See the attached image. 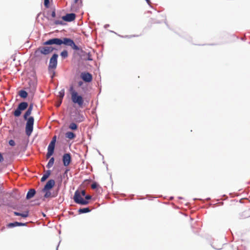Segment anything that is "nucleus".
<instances>
[{"instance_id": "nucleus-13", "label": "nucleus", "mask_w": 250, "mask_h": 250, "mask_svg": "<svg viewBox=\"0 0 250 250\" xmlns=\"http://www.w3.org/2000/svg\"><path fill=\"white\" fill-rule=\"evenodd\" d=\"M27 223H20L18 222H15L14 223H10L7 225V227L9 228H13L18 226H25Z\"/></svg>"}, {"instance_id": "nucleus-12", "label": "nucleus", "mask_w": 250, "mask_h": 250, "mask_svg": "<svg viewBox=\"0 0 250 250\" xmlns=\"http://www.w3.org/2000/svg\"><path fill=\"white\" fill-rule=\"evenodd\" d=\"M55 184V181L53 179L49 180L44 186L43 190H50Z\"/></svg>"}, {"instance_id": "nucleus-1", "label": "nucleus", "mask_w": 250, "mask_h": 250, "mask_svg": "<svg viewBox=\"0 0 250 250\" xmlns=\"http://www.w3.org/2000/svg\"><path fill=\"white\" fill-rule=\"evenodd\" d=\"M62 44H64V45L67 46H69L73 49L76 51L80 50V48L75 44V42L72 40L67 38H63L62 39L53 38L43 43L44 45H48L52 44L61 45Z\"/></svg>"}, {"instance_id": "nucleus-32", "label": "nucleus", "mask_w": 250, "mask_h": 250, "mask_svg": "<svg viewBox=\"0 0 250 250\" xmlns=\"http://www.w3.org/2000/svg\"><path fill=\"white\" fill-rule=\"evenodd\" d=\"M51 16L52 18H55L56 17V12H55V10H54L52 13H51Z\"/></svg>"}, {"instance_id": "nucleus-31", "label": "nucleus", "mask_w": 250, "mask_h": 250, "mask_svg": "<svg viewBox=\"0 0 250 250\" xmlns=\"http://www.w3.org/2000/svg\"><path fill=\"white\" fill-rule=\"evenodd\" d=\"M84 117L83 116H81L79 117V119L77 120V121L79 122H83L84 120Z\"/></svg>"}, {"instance_id": "nucleus-9", "label": "nucleus", "mask_w": 250, "mask_h": 250, "mask_svg": "<svg viewBox=\"0 0 250 250\" xmlns=\"http://www.w3.org/2000/svg\"><path fill=\"white\" fill-rule=\"evenodd\" d=\"M81 78L86 83H90L92 80V76L88 72H82L81 74Z\"/></svg>"}, {"instance_id": "nucleus-26", "label": "nucleus", "mask_w": 250, "mask_h": 250, "mask_svg": "<svg viewBox=\"0 0 250 250\" xmlns=\"http://www.w3.org/2000/svg\"><path fill=\"white\" fill-rule=\"evenodd\" d=\"M54 23L55 24H56V25H59V24L62 25V24H63V21H61V20H56L54 21Z\"/></svg>"}, {"instance_id": "nucleus-5", "label": "nucleus", "mask_w": 250, "mask_h": 250, "mask_svg": "<svg viewBox=\"0 0 250 250\" xmlns=\"http://www.w3.org/2000/svg\"><path fill=\"white\" fill-rule=\"evenodd\" d=\"M73 199L74 202L78 204L85 205L88 204V201L83 198L79 193V190H77L74 193Z\"/></svg>"}, {"instance_id": "nucleus-20", "label": "nucleus", "mask_w": 250, "mask_h": 250, "mask_svg": "<svg viewBox=\"0 0 250 250\" xmlns=\"http://www.w3.org/2000/svg\"><path fill=\"white\" fill-rule=\"evenodd\" d=\"M90 211V209L88 208H80L79 210V212L80 213H87Z\"/></svg>"}, {"instance_id": "nucleus-23", "label": "nucleus", "mask_w": 250, "mask_h": 250, "mask_svg": "<svg viewBox=\"0 0 250 250\" xmlns=\"http://www.w3.org/2000/svg\"><path fill=\"white\" fill-rule=\"evenodd\" d=\"M68 52L66 50H63L61 53V56L63 59L66 58L68 57Z\"/></svg>"}, {"instance_id": "nucleus-19", "label": "nucleus", "mask_w": 250, "mask_h": 250, "mask_svg": "<svg viewBox=\"0 0 250 250\" xmlns=\"http://www.w3.org/2000/svg\"><path fill=\"white\" fill-rule=\"evenodd\" d=\"M27 93L24 90H21L19 92V95L23 98H25L27 97Z\"/></svg>"}, {"instance_id": "nucleus-29", "label": "nucleus", "mask_w": 250, "mask_h": 250, "mask_svg": "<svg viewBox=\"0 0 250 250\" xmlns=\"http://www.w3.org/2000/svg\"><path fill=\"white\" fill-rule=\"evenodd\" d=\"M79 193L81 196L83 197L85 196V191L84 190H79Z\"/></svg>"}, {"instance_id": "nucleus-21", "label": "nucleus", "mask_w": 250, "mask_h": 250, "mask_svg": "<svg viewBox=\"0 0 250 250\" xmlns=\"http://www.w3.org/2000/svg\"><path fill=\"white\" fill-rule=\"evenodd\" d=\"M54 163V158L53 157H52L49 160L46 167L48 168H50L51 167H52L53 166Z\"/></svg>"}, {"instance_id": "nucleus-30", "label": "nucleus", "mask_w": 250, "mask_h": 250, "mask_svg": "<svg viewBox=\"0 0 250 250\" xmlns=\"http://www.w3.org/2000/svg\"><path fill=\"white\" fill-rule=\"evenodd\" d=\"M9 144L11 146H14L15 145V143L14 142V140H10L9 142Z\"/></svg>"}, {"instance_id": "nucleus-37", "label": "nucleus", "mask_w": 250, "mask_h": 250, "mask_svg": "<svg viewBox=\"0 0 250 250\" xmlns=\"http://www.w3.org/2000/svg\"><path fill=\"white\" fill-rule=\"evenodd\" d=\"M3 160V158L1 155V154L0 153V161H2Z\"/></svg>"}, {"instance_id": "nucleus-2", "label": "nucleus", "mask_w": 250, "mask_h": 250, "mask_svg": "<svg viewBox=\"0 0 250 250\" xmlns=\"http://www.w3.org/2000/svg\"><path fill=\"white\" fill-rule=\"evenodd\" d=\"M32 111L27 109V111L24 114L23 118L25 120H27V122L25 125V132L26 134L29 136L31 134L33 130V125L34 119L33 117H30L27 119V117L30 115Z\"/></svg>"}, {"instance_id": "nucleus-36", "label": "nucleus", "mask_w": 250, "mask_h": 250, "mask_svg": "<svg viewBox=\"0 0 250 250\" xmlns=\"http://www.w3.org/2000/svg\"><path fill=\"white\" fill-rule=\"evenodd\" d=\"M83 84V82L82 81H79V82H78V85H79V86H82Z\"/></svg>"}, {"instance_id": "nucleus-6", "label": "nucleus", "mask_w": 250, "mask_h": 250, "mask_svg": "<svg viewBox=\"0 0 250 250\" xmlns=\"http://www.w3.org/2000/svg\"><path fill=\"white\" fill-rule=\"evenodd\" d=\"M56 136H54L51 142L50 143L48 148H47V153L46 154V157L47 158H50L51 156H52L54 153L55 146V143L56 142Z\"/></svg>"}, {"instance_id": "nucleus-11", "label": "nucleus", "mask_w": 250, "mask_h": 250, "mask_svg": "<svg viewBox=\"0 0 250 250\" xmlns=\"http://www.w3.org/2000/svg\"><path fill=\"white\" fill-rule=\"evenodd\" d=\"M76 15L74 13L67 14L65 16L62 17V19L67 22H70L75 19Z\"/></svg>"}, {"instance_id": "nucleus-10", "label": "nucleus", "mask_w": 250, "mask_h": 250, "mask_svg": "<svg viewBox=\"0 0 250 250\" xmlns=\"http://www.w3.org/2000/svg\"><path fill=\"white\" fill-rule=\"evenodd\" d=\"M63 164L64 166H68L71 162V156L70 153H65L62 156Z\"/></svg>"}, {"instance_id": "nucleus-28", "label": "nucleus", "mask_w": 250, "mask_h": 250, "mask_svg": "<svg viewBox=\"0 0 250 250\" xmlns=\"http://www.w3.org/2000/svg\"><path fill=\"white\" fill-rule=\"evenodd\" d=\"M98 187V184L96 183H94L91 185V188L92 189H95Z\"/></svg>"}, {"instance_id": "nucleus-33", "label": "nucleus", "mask_w": 250, "mask_h": 250, "mask_svg": "<svg viewBox=\"0 0 250 250\" xmlns=\"http://www.w3.org/2000/svg\"><path fill=\"white\" fill-rule=\"evenodd\" d=\"M62 103V99H60V101L58 102V103L56 104V106L57 107H59L60 106V105Z\"/></svg>"}, {"instance_id": "nucleus-24", "label": "nucleus", "mask_w": 250, "mask_h": 250, "mask_svg": "<svg viewBox=\"0 0 250 250\" xmlns=\"http://www.w3.org/2000/svg\"><path fill=\"white\" fill-rule=\"evenodd\" d=\"M64 96V90L62 89L59 92V96L60 99H62V100Z\"/></svg>"}, {"instance_id": "nucleus-16", "label": "nucleus", "mask_w": 250, "mask_h": 250, "mask_svg": "<svg viewBox=\"0 0 250 250\" xmlns=\"http://www.w3.org/2000/svg\"><path fill=\"white\" fill-rule=\"evenodd\" d=\"M65 137L69 139H73L76 137V135L72 132L68 131L65 134Z\"/></svg>"}, {"instance_id": "nucleus-18", "label": "nucleus", "mask_w": 250, "mask_h": 250, "mask_svg": "<svg viewBox=\"0 0 250 250\" xmlns=\"http://www.w3.org/2000/svg\"><path fill=\"white\" fill-rule=\"evenodd\" d=\"M42 191L45 192L44 197L45 198H47L50 197H54L55 196V195H52L51 192L49 190H43V189H42Z\"/></svg>"}, {"instance_id": "nucleus-25", "label": "nucleus", "mask_w": 250, "mask_h": 250, "mask_svg": "<svg viewBox=\"0 0 250 250\" xmlns=\"http://www.w3.org/2000/svg\"><path fill=\"white\" fill-rule=\"evenodd\" d=\"M30 88L31 89L32 92L34 93L36 89V85L35 83H32V85H30Z\"/></svg>"}, {"instance_id": "nucleus-14", "label": "nucleus", "mask_w": 250, "mask_h": 250, "mask_svg": "<svg viewBox=\"0 0 250 250\" xmlns=\"http://www.w3.org/2000/svg\"><path fill=\"white\" fill-rule=\"evenodd\" d=\"M36 193V191L34 189H30L27 192L26 195V199H29L32 198Z\"/></svg>"}, {"instance_id": "nucleus-38", "label": "nucleus", "mask_w": 250, "mask_h": 250, "mask_svg": "<svg viewBox=\"0 0 250 250\" xmlns=\"http://www.w3.org/2000/svg\"><path fill=\"white\" fill-rule=\"evenodd\" d=\"M79 0H74V3H77L79 1Z\"/></svg>"}, {"instance_id": "nucleus-27", "label": "nucleus", "mask_w": 250, "mask_h": 250, "mask_svg": "<svg viewBox=\"0 0 250 250\" xmlns=\"http://www.w3.org/2000/svg\"><path fill=\"white\" fill-rule=\"evenodd\" d=\"M44 5L46 8L49 7V0H44Z\"/></svg>"}, {"instance_id": "nucleus-39", "label": "nucleus", "mask_w": 250, "mask_h": 250, "mask_svg": "<svg viewBox=\"0 0 250 250\" xmlns=\"http://www.w3.org/2000/svg\"><path fill=\"white\" fill-rule=\"evenodd\" d=\"M146 1L147 2V3H149L150 2L149 0H146Z\"/></svg>"}, {"instance_id": "nucleus-17", "label": "nucleus", "mask_w": 250, "mask_h": 250, "mask_svg": "<svg viewBox=\"0 0 250 250\" xmlns=\"http://www.w3.org/2000/svg\"><path fill=\"white\" fill-rule=\"evenodd\" d=\"M51 173L50 170H48L46 171V173L43 175V176L42 177L41 179V182H44L45 181L48 177L50 176Z\"/></svg>"}, {"instance_id": "nucleus-4", "label": "nucleus", "mask_w": 250, "mask_h": 250, "mask_svg": "<svg viewBox=\"0 0 250 250\" xmlns=\"http://www.w3.org/2000/svg\"><path fill=\"white\" fill-rule=\"evenodd\" d=\"M54 49L55 48L52 46H41L35 51L36 55L39 56L40 55L39 54L40 53L44 55H47L52 52Z\"/></svg>"}, {"instance_id": "nucleus-3", "label": "nucleus", "mask_w": 250, "mask_h": 250, "mask_svg": "<svg viewBox=\"0 0 250 250\" xmlns=\"http://www.w3.org/2000/svg\"><path fill=\"white\" fill-rule=\"evenodd\" d=\"M69 91L71 94L72 102L75 104H77L80 107H82L84 103L83 97L81 95H79L73 86L70 87Z\"/></svg>"}, {"instance_id": "nucleus-35", "label": "nucleus", "mask_w": 250, "mask_h": 250, "mask_svg": "<svg viewBox=\"0 0 250 250\" xmlns=\"http://www.w3.org/2000/svg\"><path fill=\"white\" fill-rule=\"evenodd\" d=\"M33 108V104H31L29 105V106L28 109L32 111Z\"/></svg>"}, {"instance_id": "nucleus-22", "label": "nucleus", "mask_w": 250, "mask_h": 250, "mask_svg": "<svg viewBox=\"0 0 250 250\" xmlns=\"http://www.w3.org/2000/svg\"><path fill=\"white\" fill-rule=\"evenodd\" d=\"M69 128L71 130H76L78 128V125L74 123H71L69 125Z\"/></svg>"}, {"instance_id": "nucleus-34", "label": "nucleus", "mask_w": 250, "mask_h": 250, "mask_svg": "<svg viewBox=\"0 0 250 250\" xmlns=\"http://www.w3.org/2000/svg\"><path fill=\"white\" fill-rule=\"evenodd\" d=\"M91 198V196L90 195H87L85 196V200L87 201V200L90 199Z\"/></svg>"}, {"instance_id": "nucleus-8", "label": "nucleus", "mask_w": 250, "mask_h": 250, "mask_svg": "<svg viewBox=\"0 0 250 250\" xmlns=\"http://www.w3.org/2000/svg\"><path fill=\"white\" fill-rule=\"evenodd\" d=\"M58 57V55L57 54H54L53 55L52 57L50 59L49 64L48 66V69H54L56 68L57 65V58Z\"/></svg>"}, {"instance_id": "nucleus-15", "label": "nucleus", "mask_w": 250, "mask_h": 250, "mask_svg": "<svg viewBox=\"0 0 250 250\" xmlns=\"http://www.w3.org/2000/svg\"><path fill=\"white\" fill-rule=\"evenodd\" d=\"M14 214L15 216H20L23 218H26L29 215V211H25L24 213H19L18 212L14 211Z\"/></svg>"}, {"instance_id": "nucleus-7", "label": "nucleus", "mask_w": 250, "mask_h": 250, "mask_svg": "<svg viewBox=\"0 0 250 250\" xmlns=\"http://www.w3.org/2000/svg\"><path fill=\"white\" fill-rule=\"evenodd\" d=\"M28 106V104L26 102L21 103L17 108L13 112V114L15 117H19L21 114V111L26 109Z\"/></svg>"}]
</instances>
